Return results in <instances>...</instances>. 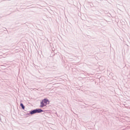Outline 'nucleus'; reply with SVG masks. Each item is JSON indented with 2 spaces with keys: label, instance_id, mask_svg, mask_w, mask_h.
Segmentation results:
<instances>
[{
  "label": "nucleus",
  "instance_id": "nucleus-1",
  "mask_svg": "<svg viewBox=\"0 0 130 130\" xmlns=\"http://www.w3.org/2000/svg\"><path fill=\"white\" fill-rule=\"evenodd\" d=\"M49 103V102L48 100L46 99H44L42 100V102L40 103V107H42L44 106H45L46 105L48 104Z\"/></svg>",
  "mask_w": 130,
  "mask_h": 130
},
{
  "label": "nucleus",
  "instance_id": "nucleus-2",
  "mask_svg": "<svg viewBox=\"0 0 130 130\" xmlns=\"http://www.w3.org/2000/svg\"><path fill=\"white\" fill-rule=\"evenodd\" d=\"M36 113H40L43 111L41 109H38L35 110Z\"/></svg>",
  "mask_w": 130,
  "mask_h": 130
},
{
  "label": "nucleus",
  "instance_id": "nucleus-3",
  "mask_svg": "<svg viewBox=\"0 0 130 130\" xmlns=\"http://www.w3.org/2000/svg\"><path fill=\"white\" fill-rule=\"evenodd\" d=\"M36 113V112L35 110H34L31 111L30 112V113L31 114H33L35 113Z\"/></svg>",
  "mask_w": 130,
  "mask_h": 130
},
{
  "label": "nucleus",
  "instance_id": "nucleus-4",
  "mask_svg": "<svg viewBox=\"0 0 130 130\" xmlns=\"http://www.w3.org/2000/svg\"><path fill=\"white\" fill-rule=\"evenodd\" d=\"M20 106L22 107L23 109H24L25 107L22 103H21L20 104Z\"/></svg>",
  "mask_w": 130,
  "mask_h": 130
}]
</instances>
